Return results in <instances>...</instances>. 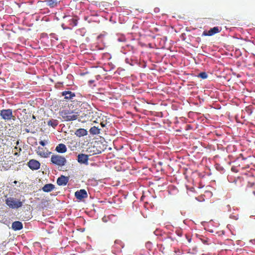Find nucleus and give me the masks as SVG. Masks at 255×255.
Segmentation results:
<instances>
[{
    "label": "nucleus",
    "mask_w": 255,
    "mask_h": 255,
    "mask_svg": "<svg viewBox=\"0 0 255 255\" xmlns=\"http://www.w3.org/2000/svg\"><path fill=\"white\" fill-rule=\"evenodd\" d=\"M60 115L65 121H71L77 119L79 116L78 112L69 110H64L59 112Z\"/></svg>",
    "instance_id": "obj_1"
},
{
    "label": "nucleus",
    "mask_w": 255,
    "mask_h": 255,
    "mask_svg": "<svg viewBox=\"0 0 255 255\" xmlns=\"http://www.w3.org/2000/svg\"><path fill=\"white\" fill-rule=\"evenodd\" d=\"M50 161L52 164L59 166H64L67 162L65 157L59 154H53L51 157Z\"/></svg>",
    "instance_id": "obj_2"
},
{
    "label": "nucleus",
    "mask_w": 255,
    "mask_h": 255,
    "mask_svg": "<svg viewBox=\"0 0 255 255\" xmlns=\"http://www.w3.org/2000/svg\"><path fill=\"white\" fill-rule=\"evenodd\" d=\"M5 203L10 208L12 209H17L21 207L23 205V202L19 200L9 197L6 199Z\"/></svg>",
    "instance_id": "obj_3"
},
{
    "label": "nucleus",
    "mask_w": 255,
    "mask_h": 255,
    "mask_svg": "<svg viewBox=\"0 0 255 255\" xmlns=\"http://www.w3.org/2000/svg\"><path fill=\"white\" fill-rule=\"evenodd\" d=\"M0 115L2 119L5 121L15 120V118L12 115V111L11 109H3L0 111Z\"/></svg>",
    "instance_id": "obj_4"
},
{
    "label": "nucleus",
    "mask_w": 255,
    "mask_h": 255,
    "mask_svg": "<svg viewBox=\"0 0 255 255\" xmlns=\"http://www.w3.org/2000/svg\"><path fill=\"white\" fill-rule=\"evenodd\" d=\"M75 196L77 199L81 200L83 199L86 198L88 197V194L85 189H81L75 193Z\"/></svg>",
    "instance_id": "obj_5"
},
{
    "label": "nucleus",
    "mask_w": 255,
    "mask_h": 255,
    "mask_svg": "<svg viewBox=\"0 0 255 255\" xmlns=\"http://www.w3.org/2000/svg\"><path fill=\"white\" fill-rule=\"evenodd\" d=\"M27 164L28 167L33 170L38 169L40 166L39 162L34 159L30 160Z\"/></svg>",
    "instance_id": "obj_6"
},
{
    "label": "nucleus",
    "mask_w": 255,
    "mask_h": 255,
    "mask_svg": "<svg viewBox=\"0 0 255 255\" xmlns=\"http://www.w3.org/2000/svg\"><path fill=\"white\" fill-rule=\"evenodd\" d=\"M89 156L88 155L81 153L78 154L77 160L80 163L85 164L88 165V164Z\"/></svg>",
    "instance_id": "obj_7"
},
{
    "label": "nucleus",
    "mask_w": 255,
    "mask_h": 255,
    "mask_svg": "<svg viewBox=\"0 0 255 255\" xmlns=\"http://www.w3.org/2000/svg\"><path fill=\"white\" fill-rule=\"evenodd\" d=\"M221 29L218 27H214L211 28L208 31H204L203 33V35L204 36H212L216 33L220 32Z\"/></svg>",
    "instance_id": "obj_8"
},
{
    "label": "nucleus",
    "mask_w": 255,
    "mask_h": 255,
    "mask_svg": "<svg viewBox=\"0 0 255 255\" xmlns=\"http://www.w3.org/2000/svg\"><path fill=\"white\" fill-rule=\"evenodd\" d=\"M69 181V178L63 175H61L57 180V183L59 186L66 185Z\"/></svg>",
    "instance_id": "obj_9"
},
{
    "label": "nucleus",
    "mask_w": 255,
    "mask_h": 255,
    "mask_svg": "<svg viewBox=\"0 0 255 255\" xmlns=\"http://www.w3.org/2000/svg\"><path fill=\"white\" fill-rule=\"evenodd\" d=\"M62 95L64 96L66 100H72L75 97V94L69 91H65L62 92Z\"/></svg>",
    "instance_id": "obj_10"
},
{
    "label": "nucleus",
    "mask_w": 255,
    "mask_h": 255,
    "mask_svg": "<svg viewBox=\"0 0 255 255\" xmlns=\"http://www.w3.org/2000/svg\"><path fill=\"white\" fill-rule=\"evenodd\" d=\"M11 227L14 231L20 230L23 228V225L20 221H15L12 223Z\"/></svg>",
    "instance_id": "obj_11"
},
{
    "label": "nucleus",
    "mask_w": 255,
    "mask_h": 255,
    "mask_svg": "<svg viewBox=\"0 0 255 255\" xmlns=\"http://www.w3.org/2000/svg\"><path fill=\"white\" fill-rule=\"evenodd\" d=\"M55 150L59 153H63L66 152L67 147L63 143H60L57 145Z\"/></svg>",
    "instance_id": "obj_12"
},
{
    "label": "nucleus",
    "mask_w": 255,
    "mask_h": 255,
    "mask_svg": "<svg viewBox=\"0 0 255 255\" xmlns=\"http://www.w3.org/2000/svg\"><path fill=\"white\" fill-rule=\"evenodd\" d=\"M88 134L87 131L84 128H79L75 132V134L78 137L86 135Z\"/></svg>",
    "instance_id": "obj_13"
},
{
    "label": "nucleus",
    "mask_w": 255,
    "mask_h": 255,
    "mask_svg": "<svg viewBox=\"0 0 255 255\" xmlns=\"http://www.w3.org/2000/svg\"><path fill=\"white\" fill-rule=\"evenodd\" d=\"M55 188V186L52 184H47L42 187V190L44 192H49L53 190Z\"/></svg>",
    "instance_id": "obj_14"
},
{
    "label": "nucleus",
    "mask_w": 255,
    "mask_h": 255,
    "mask_svg": "<svg viewBox=\"0 0 255 255\" xmlns=\"http://www.w3.org/2000/svg\"><path fill=\"white\" fill-rule=\"evenodd\" d=\"M43 149L42 148H41L40 147H38V150L37 151V153L38 155H40L42 157H47L48 156V155L51 153L50 152H46L42 151Z\"/></svg>",
    "instance_id": "obj_15"
},
{
    "label": "nucleus",
    "mask_w": 255,
    "mask_h": 255,
    "mask_svg": "<svg viewBox=\"0 0 255 255\" xmlns=\"http://www.w3.org/2000/svg\"><path fill=\"white\" fill-rule=\"evenodd\" d=\"M46 4L50 7H54L57 5V0H46Z\"/></svg>",
    "instance_id": "obj_16"
},
{
    "label": "nucleus",
    "mask_w": 255,
    "mask_h": 255,
    "mask_svg": "<svg viewBox=\"0 0 255 255\" xmlns=\"http://www.w3.org/2000/svg\"><path fill=\"white\" fill-rule=\"evenodd\" d=\"M58 122L56 120L52 119L51 120H49L47 122V125L49 126H51L53 128H55L58 125Z\"/></svg>",
    "instance_id": "obj_17"
},
{
    "label": "nucleus",
    "mask_w": 255,
    "mask_h": 255,
    "mask_svg": "<svg viewBox=\"0 0 255 255\" xmlns=\"http://www.w3.org/2000/svg\"><path fill=\"white\" fill-rule=\"evenodd\" d=\"M90 132L93 134H98L100 133V129L94 126L90 129Z\"/></svg>",
    "instance_id": "obj_18"
},
{
    "label": "nucleus",
    "mask_w": 255,
    "mask_h": 255,
    "mask_svg": "<svg viewBox=\"0 0 255 255\" xmlns=\"http://www.w3.org/2000/svg\"><path fill=\"white\" fill-rule=\"evenodd\" d=\"M89 149H90V150L89 151L90 152H93L92 154H99L102 152V151L101 150H98L95 146H93L91 148H89Z\"/></svg>",
    "instance_id": "obj_19"
},
{
    "label": "nucleus",
    "mask_w": 255,
    "mask_h": 255,
    "mask_svg": "<svg viewBox=\"0 0 255 255\" xmlns=\"http://www.w3.org/2000/svg\"><path fill=\"white\" fill-rule=\"evenodd\" d=\"M198 77L203 79H205L208 77V75L205 72H203L199 74Z\"/></svg>",
    "instance_id": "obj_20"
},
{
    "label": "nucleus",
    "mask_w": 255,
    "mask_h": 255,
    "mask_svg": "<svg viewBox=\"0 0 255 255\" xmlns=\"http://www.w3.org/2000/svg\"><path fill=\"white\" fill-rule=\"evenodd\" d=\"M70 21L72 23L71 24L72 26L77 25V23H78V21H77V20L76 18H72L70 20Z\"/></svg>",
    "instance_id": "obj_21"
},
{
    "label": "nucleus",
    "mask_w": 255,
    "mask_h": 255,
    "mask_svg": "<svg viewBox=\"0 0 255 255\" xmlns=\"http://www.w3.org/2000/svg\"><path fill=\"white\" fill-rule=\"evenodd\" d=\"M201 241L202 242V243L204 244H208V240L207 239H201Z\"/></svg>",
    "instance_id": "obj_22"
},
{
    "label": "nucleus",
    "mask_w": 255,
    "mask_h": 255,
    "mask_svg": "<svg viewBox=\"0 0 255 255\" xmlns=\"http://www.w3.org/2000/svg\"><path fill=\"white\" fill-rule=\"evenodd\" d=\"M39 143L43 146H45V142L43 141V140H41L40 142H39Z\"/></svg>",
    "instance_id": "obj_23"
},
{
    "label": "nucleus",
    "mask_w": 255,
    "mask_h": 255,
    "mask_svg": "<svg viewBox=\"0 0 255 255\" xmlns=\"http://www.w3.org/2000/svg\"><path fill=\"white\" fill-rule=\"evenodd\" d=\"M15 149H16L17 151H18L19 152H20L21 151V148L20 147H15L14 148Z\"/></svg>",
    "instance_id": "obj_24"
},
{
    "label": "nucleus",
    "mask_w": 255,
    "mask_h": 255,
    "mask_svg": "<svg viewBox=\"0 0 255 255\" xmlns=\"http://www.w3.org/2000/svg\"><path fill=\"white\" fill-rule=\"evenodd\" d=\"M101 125L102 127H104L105 126V125L103 123H101Z\"/></svg>",
    "instance_id": "obj_25"
},
{
    "label": "nucleus",
    "mask_w": 255,
    "mask_h": 255,
    "mask_svg": "<svg viewBox=\"0 0 255 255\" xmlns=\"http://www.w3.org/2000/svg\"><path fill=\"white\" fill-rule=\"evenodd\" d=\"M177 234L178 236H181V234L180 233V231L177 232Z\"/></svg>",
    "instance_id": "obj_26"
},
{
    "label": "nucleus",
    "mask_w": 255,
    "mask_h": 255,
    "mask_svg": "<svg viewBox=\"0 0 255 255\" xmlns=\"http://www.w3.org/2000/svg\"><path fill=\"white\" fill-rule=\"evenodd\" d=\"M14 155H17V156H18V153H17V152H15V153H14Z\"/></svg>",
    "instance_id": "obj_27"
},
{
    "label": "nucleus",
    "mask_w": 255,
    "mask_h": 255,
    "mask_svg": "<svg viewBox=\"0 0 255 255\" xmlns=\"http://www.w3.org/2000/svg\"><path fill=\"white\" fill-rule=\"evenodd\" d=\"M14 183L16 184V183H17V181H15L14 182Z\"/></svg>",
    "instance_id": "obj_28"
},
{
    "label": "nucleus",
    "mask_w": 255,
    "mask_h": 255,
    "mask_svg": "<svg viewBox=\"0 0 255 255\" xmlns=\"http://www.w3.org/2000/svg\"><path fill=\"white\" fill-rule=\"evenodd\" d=\"M33 119H35V117L33 116Z\"/></svg>",
    "instance_id": "obj_29"
},
{
    "label": "nucleus",
    "mask_w": 255,
    "mask_h": 255,
    "mask_svg": "<svg viewBox=\"0 0 255 255\" xmlns=\"http://www.w3.org/2000/svg\"><path fill=\"white\" fill-rule=\"evenodd\" d=\"M18 143H19V142H18V141H17V142H16L17 144H18Z\"/></svg>",
    "instance_id": "obj_30"
},
{
    "label": "nucleus",
    "mask_w": 255,
    "mask_h": 255,
    "mask_svg": "<svg viewBox=\"0 0 255 255\" xmlns=\"http://www.w3.org/2000/svg\"><path fill=\"white\" fill-rule=\"evenodd\" d=\"M254 66L255 67V63L254 64Z\"/></svg>",
    "instance_id": "obj_31"
}]
</instances>
